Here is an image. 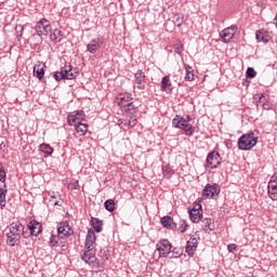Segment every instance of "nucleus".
Wrapping results in <instances>:
<instances>
[{
  "instance_id": "1",
  "label": "nucleus",
  "mask_w": 277,
  "mask_h": 277,
  "mask_svg": "<svg viewBox=\"0 0 277 277\" xmlns=\"http://www.w3.org/2000/svg\"><path fill=\"white\" fill-rule=\"evenodd\" d=\"M6 243L8 246H18L22 235H25V226L21 222H13L8 226Z\"/></svg>"
},
{
  "instance_id": "2",
  "label": "nucleus",
  "mask_w": 277,
  "mask_h": 277,
  "mask_svg": "<svg viewBox=\"0 0 277 277\" xmlns=\"http://www.w3.org/2000/svg\"><path fill=\"white\" fill-rule=\"evenodd\" d=\"M258 142L259 137L254 135V132H249L238 138V148L239 150H252Z\"/></svg>"
},
{
  "instance_id": "3",
  "label": "nucleus",
  "mask_w": 277,
  "mask_h": 277,
  "mask_svg": "<svg viewBox=\"0 0 277 277\" xmlns=\"http://www.w3.org/2000/svg\"><path fill=\"white\" fill-rule=\"evenodd\" d=\"M172 127L174 129H182L186 135H194V126L187 123V120L181 115H176L172 120Z\"/></svg>"
},
{
  "instance_id": "4",
  "label": "nucleus",
  "mask_w": 277,
  "mask_h": 277,
  "mask_svg": "<svg viewBox=\"0 0 277 277\" xmlns=\"http://www.w3.org/2000/svg\"><path fill=\"white\" fill-rule=\"evenodd\" d=\"M156 249L159 252L160 256H164V258L169 256V259H174V254H172V243H170L168 239L160 240L156 245Z\"/></svg>"
},
{
  "instance_id": "5",
  "label": "nucleus",
  "mask_w": 277,
  "mask_h": 277,
  "mask_svg": "<svg viewBox=\"0 0 277 277\" xmlns=\"http://www.w3.org/2000/svg\"><path fill=\"white\" fill-rule=\"evenodd\" d=\"M82 261L88 263L91 267H98V260L96 259V249H87L81 255Z\"/></svg>"
},
{
  "instance_id": "6",
  "label": "nucleus",
  "mask_w": 277,
  "mask_h": 277,
  "mask_svg": "<svg viewBox=\"0 0 277 277\" xmlns=\"http://www.w3.org/2000/svg\"><path fill=\"white\" fill-rule=\"evenodd\" d=\"M238 29H239V27H237V25H232V26L223 29L220 32L221 41L224 42V44H228V42H230V40H233V38H235V34H237Z\"/></svg>"
},
{
  "instance_id": "7",
  "label": "nucleus",
  "mask_w": 277,
  "mask_h": 277,
  "mask_svg": "<svg viewBox=\"0 0 277 277\" xmlns=\"http://www.w3.org/2000/svg\"><path fill=\"white\" fill-rule=\"evenodd\" d=\"M52 29L51 23H49L47 18H42L41 21L37 22L35 26L37 36H49Z\"/></svg>"
},
{
  "instance_id": "8",
  "label": "nucleus",
  "mask_w": 277,
  "mask_h": 277,
  "mask_svg": "<svg viewBox=\"0 0 277 277\" xmlns=\"http://www.w3.org/2000/svg\"><path fill=\"white\" fill-rule=\"evenodd\" d=\"M77 71L72 67H65L61 71L54 74V79L56 81H62V79H76Z\"/></svg>"
},
{
  "instance_id": "9",
  "label": "nucleus",
  "mask_w": 277,
  "mask_h": 277,
  "mask_svg": "<svg viewBox=\"0 0 277 277\" xmlns=\"http://www.w3.org/2000/svg\"><path fill=\"white\" fill-rule=\"evenodd\" d=\"M220 194V185L217 184H207L202 190V198L207 200L209 198H213Z\"/></svg>"
},
{
  "instance_id": "10",
  "label": "nucleus",
  "mask_w": 277,
  "mask_h": 277,
  "mask_svg": "<svg viewBox=\"0 0 277 277\" xmlns=\"http://www.w3.org/2000/svg\"><path fill=\"white\" fill-rule=\"evenodd\" d=\"M134 88L136 90H146V75L142 70H137L134 75Z\"/></svg>"
},
{
  "instance_id": "11",
  "label": "nucleus",
  "mask_w": 277,
  "mask_h": 277,
  "mask_svg": "<svg viewBox=\"0 0 277 277\" xmlns=\"http://www.w3.org/2000/svg\"><path fill=\"white\" fill-rule=\"evenodd\" d=\"M208 166H211V170H215L217 166L222 163V157L217 151H211L207 157Z\"/></svg>"
},
{
  "instance_id": "12",
  "label": "nucleus",
  "mask_w": 277,
  "mask_h": 277,
  "mask_svg": "<svg viewBox=\"0 0 277 277\" xmlns=\"http://www.w3.org/2000/svg\"><path fill=\"white\" fill-rule=\"evenodd\" d=\"M72 233V227H70L68 222H63L57 225V235L58 237H61V239H64L65 237H70Z\"/></svg>"
},
{
  "instance_id": "13",
  "label": "nucleus",
  "mask_w": 277,
  "mask_h": 277,
  "mask_svg": "<svg viewBox=\"0 0 277 277\" xmlns=\"http://www.w3.org/2000/svg\"><path fill=\"white\" fill-rule=\"evenodd\" d=\"M85 248L96 250V234L89 229L85 238Z\"/></svg>"
},
{
  "instance_id": "14",
  "label": "nucleus",
  "mask_w": 277,
  "mask_h": 277,
  "mask_svg": "<svg viewBox=\"0 0 277 277\" xmlns=\"http://www.w3.org/2000/svg\"><path fill=\"white\" fill-rule=\"evenodd\" d=\"M102 47H103V40L101 39V37H97L95 39H92L88 43L87 50L89 51V53H96V51H98Z\"/></svg>"
},
{
  "instance_id": "15",
  "label": "nucleus",
  "mask_w": 277,
  "mask_h": 277,
  "mask_svg": "<svg viewBox=\"0 0 277 277\" xmlns=\"http://www.w3.org/2000/svg\"><path fill=\"white\" fill-rule=\"evenodd\" d=\"M198 248V238L192 236L190 239L186 242V253L188 256H193Z\"/></svg>"
},
{
  "instance_id": "16",
  "label": "nucleus",
  "mask_w": 277,
  "mask_h": 277,
  "mask_svg": "<svg viewBox=\"0 0 277 277\" xmlns=\"http://www.w3.org/2000/svg\"><path fill=\"white\" fill-rule=\"evenodd\" d=\"M117 100H118V105L119 107H121V109L127 107V105H131V103H133V97L129 93L120 94Z\"/></svg>"
},
{
  "instance_id": "17",
  "label": "nucleus",
  "mask_w": 277,
  "mask_h": 277,
  "mask_svg": "<svg viewBox=\"0 0 277 277\" xmlns=\"http://www.w3.org/2000/svg\"><path fill=\"white\" fill-rule=\"evenodd\" d=\"M28 228L30 230V235L34 237H38L39 233H42V225H40L37 221H30L28 224Z\"/></svg>"
},
{
  "instance_id": "18",
  "label": "nucleus",
  "mask_w": 277,
  "mask_h": 277,
  "mask_svg": "<svg viewBox=\"0 0 277 277\" xmlns=\"http://www.w3.org/2000/svg\"><path fill=\"white\" fill-rule=\"evenodd\" d=\"M160 222L163 228H169L170 230H174L176 228V223H174V219H172V216H163L160 219Z\"/></svg>"
},
{
  "instance_id": "19",
  "label": "nucleus",
  "mask_w": 277,
  "mask_h": 277,
  "mask_svg": "<svg viewBox=\"0 0 277 277\" xmlns=\"http://www.w3.org/2000/svg\"><path fill=\"white\" fill-rule=\"evenodd\" d=\"M255 39L258 42H264V44H267V42H269V34L265 29L258 30L255 32Z\"/></svg>"
},
{
  "instance_id": "20",
  "label": "nucleus",
  "mask_w": 277,
  "mask_h": 277,
  "mask_svg": "<svg viewBox=\"0 0 277 277\" xmlns=\"http://www.w3.org/2000/svg\"><path fill=\"white\" fill-rule=\"evenodd\" d=\"M91 226L94 228L95 233H101L103 230V221L97 217H92Z\"/></svg>"
},
{
  "instance_id": "21",
  "label": "nucleus",
  "mask_w": 277,
  "mask_h": 277,
  "mask_svg": "<svg viewBox=\"0 0 277 277\" xmlns=\"http://www.w3.org/2000/svg\"><path fill=\"white\" fill-rule=\"evenodd\" d=\"M189 217L194 224H198L202 220V213L198 210H189Z\"/></svg>"
},
{
  "instance_id": "22",
  "label": "nucleus",
  "mask_w": 277,
  "mask_h": 277,
  "mask_svg": "<svg viewBox=\"0 0 277 277\" xmlns=\"http://www.w3.org/2000/svg\"><path fill=\"white\" fill-rule=\"evenodd\" d=\"M258 106L263 107V109H272V103L267 102L265 95H261L258 101Z\"/></svg>"
},
{
  "instance_id": "23",
  "label": "nucleus",
  "mask_w": 277,
  "mask_h": 277,
  "mask_svg": "<svg viewBox=\"0 0 277 277\" xmlns=\"http://www.w3.org/2000/svg\"><path fill=\"white\" fill-rule=\"evenodd\" d=\"M185 68V80L186 81H194V77H196V75L194 74V68H192V66L189 65H184Z\"/></svg>"
},
{
  "instance_id": "24",
  "label": "nucleus",
  "mask_w": 277,
  "mask_h": 277,
  "mask_svg": "<svg viewBox=\"0 0 277 277\" xmlns=\"http://www.w3.org/2000/svg\"><path fill=\"white\" fill-rule=\"evenodd\" d=\"M170 88H172V82L170 81V77L164 76L161 80V90L163 92H167V90H170Z\"/></svg>"
},
{
  "instance_id": "25",
  "label": "nucleus",
  "mask_w": 277,
  "mask_h": 277,
  "mask_svg": "<svg viewBox=\"0 0 277 277\" xmlns=\"http://www.w3.org/2000/svg\"><path fill=\"white\" fill-rule=\"evenodd\" d=\"M50 40H52V42H62V30L55 29V30L50 35Z\"/></svg>"
},
{
  "instance_id": "26",
  "label": "nucleus",
  "mask_w": 277,
  "mask_h": 277,
  "mask_svg": "<svg viewBox=\"0 0 277 277\" xmlns=\"http://www.w3.org/2000/svg\"><path fill=\"white\" fill-rule=\"evenodd\" d=\"M67 122L70 127H76V124H79V119L75 113L67 116Z\"/></svg>"
},
{
  "instance_id": "27",
  "label": "nucleus",
  "mask_w": 277,
  "mask_h": 277,
  "mask_svg": "<svg viewBox=\"0 0 277 277\" xmlns=\"http://www.w3.org/2000/svg\"><path fill=\"white\" fill-rule=\"evenodd\" d=\"M77 133H79V135H84L85 133H88V124L79 122L78 124L75 126Z\"/></svg>"
},
{
  "instance_id": "28",
  "label": "nucleus",
  "mask_w": 277,
  "mask_h": 277,
  "mask_svg": "<svg viewBox=\"0 0 277 277\" xmlns=\"http://www.w3.org/2000/svg\"><path fill=\"white\" fill-rule=\"evenodd\" d=\"M34 75L38 78V79H42L44 77V67L40 66V65H36L34 67Z\"/></svg>"
},
{
  "instance_id": "29",
  "label": "nucleus",
  "mask_w": 277,
  "mask_h": 277,
  "mask_svg": "<svg viewBox=\"0 0 277 277\" xmlns=\"http://www.w3.org/2000/svg\"><path fill=\"white\" fill-rule=\"evenodd\" d=\"M123 111L128 114V116H133L137 111V108H135V105H133V102L124 106Z\"/></svg>"
},
{
  "instance_id": "30",
  "label": "nucleus",
  "mask_w": 277,
  "mask_h": 277,
  "mask_svg": "<svg viewBox=\"0 0 277 277\" xmlns=\"http://www.w3.org/2000/svg\"><path fill=\"white\" fill-rule=\"evenodd\" d=\"M39 150L44 155H53V147H51L49 144H41L39 146Z\"/></svg>"
},
{
  "instance_id": "31",
  "label": "nucleus",
  "mask_w": 277,
  "mask_h": 277,
  "mask_svg": "<svg viewBox=\"0 0 277 277\" xmlns=\"http://www.w3.org/2000/svg\"><path fill=\"white\" fill-rule=\"evenodd\" d=\"M162 174L166 179H171L174 175V170L170 166H166L162 168Z\"/></svg>"
},
{
  "instance_id": "32",
  "label": "nucleus",
  "mask_w": 277,
  "mask_h": 277,
  "mask_svg": "<svg viewBox=\"0 0 277 277\" xmlns=\"http://www.w3.org/2000/svg\"><path fill=\"white\" fill-rule=\"evenodd\" d=\"M104 207L106 211H109L110 213L116 209V202H114L113 199H108L104 202Z\"/></svg>"
},
{
  "instance_id": "33",
  "label": "nucleus",
  "mask_w": 277,
  "mask_h": 277,
  "mask_svg": "<svg viewBox=\"0 0 277 277\" xmlns=\"http://www.w3.org/2000/svg\"><path fill=\"white\" fill-rule=\"evenodd\" d=\"M173 24L175 25V27H181V25H183V15L175 14L173 16Z\"/></svg>"
},
{
  "instance_id": "34",
  "label": "nucleus",
  "mask_w": 277,
  "mask_h": 277,
  "mask_svg": "<svg viewBox=\"0 0 277 277\" xmlns=\"http://www.w3.org/2000/svg\"><path fill=\"white\" fill-rule=\"evenodd\" d=\"M5 194H8V189L0 188V207H5Z\"/></svg>"
},
{
  "instance_id": "35",
  "label": "nucleus",
  "mask_w": 277,
  "mask_h": 277,
  "mask_svg": "<svg viewBox=\"0 0 277 277\" xmlns=\"http://www.w3.org/2000/svg\"><path fill=\"white\" fill-rule=\"evenodd\" d=\"M247 79H254L256 77V71L252 67H248L246 71Z\"/></svg>"
},
{
  "instance_id": "36",
  "label": "nucleus",
  "mask_w": 277,
  "mask_h": 277,
  "mask_svg": "<svg viewBox=\"0 0 277 277\" xmlns=\"http://www.w3.org/2000/svg\"><path fill=\"white\" fill-rule=\"evenodd\" d=\"M60 239H62V237H60V234L57 236L52 235L50 238L51 246H57L60 243Z\"/></svg>"
},
{
  "instance_id": "37",
  "label": "nucleus",
  "mask_w": 277,
  "mask_h": 277,
  "mask_svg": "<svg viewBox=\"0 0 277 277\" xmlns=\"http://www.w3.org/2000/svg\"><path fill=\"white\" fill-rule=\"evenodd\" d=\"M98 256L102 259V261H109V254L106 250H100Z\"/></svg>"
},
{
  "instance_id": "38",
  "label": "nucleus",
  "mask_w": 277,
  "mask_h": 277,
  "mask_svg": "<svg viewBox=\"0 0 277 277\" xmlns=\"http://www.w3.org/2000/svg\"><path fill=\"white\" fill-rule=\"evenodd\" d=\"M174 53H177V55L183 53V44L181 42L174 44Z\"/></svg>"
},
{
  "instance_id": "39",
  "label": "nucleus",
  "mask_w": 277,
  "mask_h": 277,
  "mask_svg": "<svg viewBox=\"0 0 277 277\" xmlns=\"http://www.w3.org/2000/svg\"><path fill=\"white\" fill-rule=\"evenodd\" d=\"M129 122V127L130 129H133V127H135V124H137V118L133 115L130 116V120Z\"/></svg>"
},
{
  "instance_id": "40",
  "label": "nucleus",
  "mask_w": 277,
  "mask_h": 277,
  "mask_svg": "<svg viewBox=\"0 0 277 277\" xmlns=\"http://www.w3.org/2000/svg\"><path fill=\"white\" fill-rule=\"evenodd\" d=\"M118 126L120 127V129H131V126H129V122L122 119L118 120Z\"/></svg>"
},
{
  "instance_id": "41",
  "label": "nucleus",
  "mask_w": 277,
  "mask_h": 277,
  "mask_svg": "<svg viewBox=\"0 0 277 277\" xmlns=\"http://www.w3.org/2000/svg\"><path fill=\"white\" fill-rule=\"evenodd\" d=\"M268 195L272 200H277V188L268 189Z\"/></svg>"
},
{
  "instance_id": "42",
  "label": "nucleus",
  "mask_w": 277,
  "mask_h": 277,
  "mask_svg": "<svg viewBox=\"0 0 277 277\" xmlns=\"http://www.w3.org/2000/svg\"><path fill=\"white\" fill-rule=\"evenodd\" d=\"M77 117H78V121L81 122V120H83V118H85V114L83 113V110H79L77 113H74Z\"/></svg>"
},
{
  "instance_id": "43",
  "label": "nucleus",
  "mask_w": 277,
  "mask_h": 277,
  "mask_svg": "<svg viewBox=\"0 0 277 277\" xmlns=\"http://www.w3.org/2000/svg\"><path fill=\"white\" fill-rule=\"evenodd\" d=\"M0 182L5 183V170L0 168Z\"/></svg>"
},
{
  "instance_id": "44",
  "label": "nucleus",
  "mask_w": 277,
  "mask_h": 277,
  "mask_svg": "<svg viewBox=\"0 0 277 277\" xmlns=\"http://www.w3.org/2000/svg\"><path fill=\"white\" fill-rule=\"evenodd\" d=\"M203 224H205V228H206L207 230H211V219H206V220L203 221Z\"/></svg>"
},
{
  "instance_id": "45",
  "label": "nucleus",
  "mask_w": 277,
  "mask_h": 277,
  "mask_svg": "<svg viewBox=\"0 0 277 277\" xmlns=\"http://www.w3.org/2000/svg\"><path fill=\"white\" fill-rule=\"evenodd\" d=\"M228 252H237V245L230 243L227 246Z\"/></svg>"
},
{
  "instance_id": "46",
  "label": "nucleus",
  "mask_w": 277,
  "mask_h": 277,
  "mask_svg": "<svg viewBox=\"0 0 277 277\" xmlns=\"http://www.w3.org/2000/svg\"><path fill=\"white\" fill-rule=\"evenodd\" d=\"M69 189H79V181H76L74 183H70L68 185Z\"/></svg>"
},
{
  "instance_id": "47",
  "label": "nucleus",
  "mask_w": 277,
  "mask_h": 277,
  "mask_svg": "<svg viewBox=\"0 0 277 277\" xmlns=\"http://www.w3.org/2000/svg\"><path fill=\"white\" fill-rule=\"evenodd\" d=\"M192 211H199V213L202 212V206L200 203H195Z\"/></svg>"
},
{
  "instance_id": "48",
  "label": "nucleus",
  "mask_w": 277,
  "mask_h": 277,
  "mask_svg": "<svg viewBox=\"0 0 277 277\" xmlns=\"http://www.w3.org/2000/svg\"><path fill=\"white\" fill-rule=\"evenodd\" d=\"M188 227H189V225H187V223L185 221H182V227L180 229L181 233H185Z\"/></svg>"
},
{
  "instance_id": "49",
  "label": "nucleus",
  "mask_w": 277,
  "mask_h": 277,
  "mask_svg": "<svg viewBox=\"0 0 277 277\" xmlns=\"http://www.w3.org/2000/svg\"><path fill=\"white\" fill-rule=\"evenodd\" d=\"M268 189H277V182L271 181L268 183Z\"/></svg>"
},
{
  "instance_id": "50",
  "label": "nucleus",
  "mask_w": 277,
  "mask_h": 277,
  "mask_svg": "<svg viewBox=\"0 0 277 277\" xmlns=\"http://www.w3.org/2000/svg\"><path fill=\"white\" fill-rule=\"evenodd\" d=\"M271 181H274V183H277V173H275L273 176H272V180Z\"/></svg>"
},
{
  "instance_id": "51",
  "label": "nucleus",
  "mask_w": 277,
  "mask_h": 277,
  "mask_svg": "<svg viewBox=\"0 0 277 277\" xmlns=\"http://www.w3.org/2000/svg\"><path fill=\"white\" fill-rule=\"evenodd\" d=\"M185 120H186V124H188V122H192V117L186 116Z\"/></svg>"
},
{
  "instance_id": "52",
  "label": "nucleus",
  "mask_w": 277,
  "mask_h": 277,
  "mask_svg": "<svg viewBox=\"0 0 277 277\" xmlns=\"http://www.w3.org/2000/svg\"><path fill=\"white\" fill-rule=\"evenodd\" d=\"M54 205L57 207H62V203H60V201H55Z\"/></svg>"
}]
</instances>
